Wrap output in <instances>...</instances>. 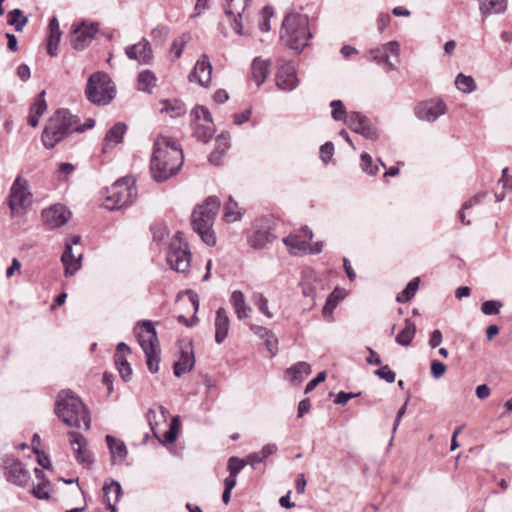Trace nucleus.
<instances>
[{
    "label": "nucleus",
    "instance_id": "nucleus-1",
    "mask_svg": "<svg viewBox=\"0 0 512 512\" xmlns=\"http://www.w3.org/2000/svg\"><path fill=\"white\" fill-rule=\"evenodd\" d=\"M184 156L179 143L172 138L160 136L154 143L151 157V174L154 180L162 182L176 174L183 165Z\"/></svg>",
    "mask_w": 512,
    "mask_h": 512
},
{
    "label": "nucleus",
    "instance_id": "nucleus-2",
    "mask_svg": "<svg viewBox=\"0 0 512 512\" xmlns=\"http://www.w3.org/2000/svg\"><path fill=\"white\" fill-rule=\"evenodd\" d=\"M55 413L69 427L81 428L83 425L88 430L91 426L88 408L71 390H62L58 393Z\"/></svg>",
    "mask_w": 512,
    "mask_h": 512
},
{
    "label": "nucleus",
    "instance_id": "nucleus-3",
    "mask_svg": "<svg viewBox=\"0 0 512 512\" xmlns=\"http://www.w3.org/2000/svg\"><path fill=\"white\" fill-rule=\"evenodd\" d=\"M78 122L79 118L67 109L55 111L46 122L41 135L44 147L52 149L71 133L83 132L84 128Z\"/></svg>",
    "mask_w": 512,
    "mask_h": 512
},
{
    "label": "nucleus",
    "instance_id": "nucleus-4",
    "mask_svg": "<svg viewBox=\"0 0 512 512\" xmlns=\"http://www.w3.org/2000/svg\"><path fill=\"white\" fill-rule=\"evenodd\" d=\"M219 207V199L216 196H210L203 204L195 207L191 216L193 230L208 246H213L216 243V237L212 227Z\"/></svg>",
    "mask_w": 512,
    "mask_h": 512
},
{
    "label": "nucleus",
    "instance_id": "nucleus-5",
    "mask_svg": "<svg viewBox=\"0 0 512 512\" xmlns=\"http://www.w3.org/2000/svg\"><path fill=\"white\" fill-rule=\"evenodd\" d=\"M309 20L304 14L289 13L282 22L281 40L290 49L300 52L311 39Z\"/></svg>",
    "mask_w": 512,
    "mask_h": 512
},
{
    "label": "nucleus",
    "instance_id": "nucleus-6",
    "mask_svg": "<svg viewBox=\"0 0 512 512\" xmlns=\"http://www.w3.org/2000/svg\"><path fill=\"white\" fill-rule=\"evenodd\" d=\"M136 196L137 189L133 178L123 177L107 188L105 207L109 210L121 209L131 204Z\"/></svg>",
    "mask_w": 512,
    "mask_h": 512
},
{
    "label": "nucleus",
    "instance_id": "nucleus-7",
    "mask_svg": "<svg viewBox=\"0 0 512 512\" xmlns=\"http://www.w3.org/2000/svg\"><path fill=\"white\" fill-rule=\"evenodd\" d=\"M86 95L94 104L107 105L115 97V86L107 74L98 72L89 77Z\"/></svg>",
    "mask_w": 512,
    "mask_h": 512
},
{
    "label": "nucleus",
    "instance_id": "nucleus-8",
    "mask_svg": "<svg viewBox=\"0 0 512 512\" xmlns=\"http://www.w3.org/2000/svg\"><path fill=\"white\" fill-rule=\"evenodd\" d=\"M167 261L170 267L177 272H186L190 267L191 252L188 244L184 241V234L176 232L167 255Z\"/></svg>",
    "mask_w": 512,
    "mask_h": 512
},
{
    "label": "nucleus",
    "instance_id": "nucleus-9",
    "mask_svg": "<svg viewBox=\"0 0 512 512\" xmlns=\"http://www.w3.org/2000/svg\"><path fill=\"white\" fill-rule=\"evenodd\" d=\"M192 134L203 143L208 142L215 133V125L210 111L205 106H196L191 111Z\"/></svg>",
    "mask_w": 512,
    "mask_h": 512
},
{
    "label": "nucleus",
    "instance_id": "nucleus-10",
    "mask_svg": "<svg viewBox=\"0 0 512 512\" xmlns=\"http://www.w3.org/2000/svg\"><path fill=\"white\" fill-rule=\"evenodd\" d=\"M249 2L250 0H227L225 13L238 35L246 33L245 27L250 22Z\"/></svg>",
    "mask_w": 512,
    "mask_h": 512
},
{
    "label": "nucleus",
    "instance_id": "nucleus-11",
    "mask_svg": "<svg viewBox=\"0 0 512 512\" xmlns=\"http://www.w3.org/2000/svg\"><path fill=\"white\" fill-rule=\"evenodd\" d=\"M371 60L383 66L386 72L396 70L400 62V45L390 41L369 51Z\"/></svg>",
    "mask_w": 512,
    "mask_h": 512
},
{
    "label": "nucleus",
    "instance_id": "nucleus-12",
    "mask_svg": "<svg viewBox=\"0 0 512 512\" xmlns=\"http://www.w3.org/2000/svg\"><path fill=\"white\" fill-rule=\"evenodd\" d=\"M98 32L97 23H86L73 24L70 32V43L73 49L83 50L93 40L96 33Z\"/></svg>",
    "mask_w": 512,
    "mask_h": 512
},
{
    "label": "nucleus",
    "instance_id": "nucleus-13",
    "mask_svg": "<svg viewBox=\"0 0 512 512\" xmlns=\"http://www.w3.org/2000/svg\"><path fill=\"white\" fill-rule=\"evenodd\" d=\"M32 194L28 190V182L21 177H17L11 187L9 195V206L13 213L20 209H25L31 204Z\"/></svg>",
    "mask_w": 512,
    "mask_h": 512
},
{
    "label": "nucleus",
    "instance_id": "nucleus-14",
    "mask_svg": "<svg viewBox=\"0 0 512 512\" xmlns=\"http://www.w3.org/2000/svg\"><path fill=\"white\" fill-rule=\"evenodd\" d=\"M134 333L143 352L160 349L157 333L152 322L148 320L139 322L134 328Z\"/></svg>",
    "mask_w": 512,
    "mask_h": 512
},
{
    "label": "nucleus",
    "instance_id": "nucleus-15",
    "mask_svg": "<svg viewBox=\"0 0 512 512\" xmlns=\"http://www.w3.org/2000/svg\"><path fill=\"white\" fill-rule=\"evenodd\" d=\"M68 437L77 462L84 467H90L94 463V458L87 449L88 442L86 438L74 431L68 432Z\"/></svg>",
    "mask_w": 512,
    "mask_h": 512
},
{
    "label": "nucleus",
    "instance_id": "nucleus-16",
    "mask_svg": "<svg viewBox=\"0 0 512 512\" xmlns=\"http://www.w3.org/2000/svg\"><path fill=\"white\" fill-rule=\"evenodd\" d=\"M446 113V104L440 99H430L415 107V115L421 120L434 122Z\"/></svg>",
    "mask_w": 512,
    "mask_h": 512
},
{
    "label": "nucleus",
    "instance_id": "nucleus-17",
    "mask_svg": "<svg viewBox=\"0 0 512 512\" xmlns=\"http://www.w3.org/2000/svg\"><path fill=\"white\" fill-rule=\"evenodd\" d=\"M4 468L7 481L20 487H25L28 484L30 480L29 471L19 460L7 458L4 462Z\"/></svg>",
    "mask_w": 512,
    "mask_h": 512
},
{
    "label": "nucleus",
    "instance_id": "nucleus-18",
    "mask_svg": "<svg viewBox=\"0 0 512 512\" xmlns=\"http://www.w3.org/2000/svg\"><path fill=\"white\" fill-rule=\"evenodd\" d=\"M276 85L282 91H292L298 84L295 65L292 62L282 63L276 72L275 76Z\"/></svg>",
    "mask_w": 512,
    "mask_h": 512
},
{
    "label": "nucleus",
    "instance_id": "nucleus-19",
    "mask_svg": "<svg viewBox=\"0 0 512 512\" xmlns=\"http://www.w3.org/2000/svg\"><path fill=\"white\" fill-rule=\"evenodd\" d=\"M346 124L351 130L361 134L366 139L375 140L378 137L377 131L371 125L370 120L360 112H351Z\"/></svg>",
    "mask_w": 512,
    "mask_h": 512
},
{
    "label": "nucleus",
    "instance_id": "nucleus-20",
    "mask_svg": "<svg viewBox=\"0 0 512 512\" xmlns=\"http://www.w3.org/2000/svg\"><path fill=\"white\" fill-rule=\"evenodd\" d=\"M212 64L206 54H202L196 61L193 70L188 76L190 82H197L202 87H208L211 82Z\"/></svg>",
    "mask_w": 512,
    "mask_h": 512
},
{
    "label": "nucleus",
    "instance_id": "nucleus-21",
    "mask_svg": "<svg viewBox=\"0 0 512 512\" xmlns=\"http://www.w3.org/2000/svg\"><path fill=\"white\" fill-rule=\"evenodd\" d=\"M313 237V232L309 227H303L299 233L290 234L283 239L291 254L307 253L309 241Z\"/></svg>",
    "mask_w": 512,
    "mask_h": 512
},
{
    "label": "nucleus",
    "instance_id": "nucleus-22",
    "mask_svg": "<svg viewBox=\"0 0 512 512\" xmlns=\"http://www.w3.org/2000/svg\"><path fill=\"white\" fill-rule=\"evenodd\" d=\"M42 220L49 228L63 226L70 217V211L61 204L52 205L42 211Z\"/></svg>",
    "mask_w": 512,
    "mask_h": 512
},
{
    "label": "nucleus",
    "instance_id": "nucleus-23",
    "mask_svg": "<svg viewBox=\"0 0 512 512\" xmlns=\"http://www.w3.org/2000/svg\"><path fill=\"white\" fill-rule=\"evenodd\" d=\"M126 56L135 60L140 64H149L152 61L153 54L150 43L146 39H142L136 44L125 48Z\"/></svg>",
    "mask_w": 512,
    "mask_h": 512
},
{
    "label": "nucleus",
    "instance_id": "nucleus-24",
    "mask_svg": "<svg viewBox=\"0 0 512 512\" xmlns=\"http://www.w3.org/2000/svg\"><path fill=\"white\" fill-rule=\"evenodd\" d=\"M82 253L75 254L69 242L65 243V251L62 254L61 261L65 266V276H72L81 267Z\"/></svg>",
    "mask_w": 512,
    "mask_h": 512
},
{
    "label": "nucleus",
    "instance_id": "nucleus-25",
    "mask_svg": "<svg viewBox=\"0 0 512 512\" xmlns=\"http://www.w3.org/2000/svg\"><path fill=\"white\" fill-rule=\"evenodd\" d=\"M276 236L269 229H257L247 237L248 245L255 249H265L268 245L272 244Z\"/></svg>",
    "mask_w": 512,
    "mask_h": 512
},
{
    "label": "nucleus",
    "instance_id": "nucleus-26",
    "mask_svg": "<svg viewBox=\"0 0 512 512\" xmlns=\"http://www.w3.org/2000/svg\"><path fill=\"white\" fill-rule=\"evenodd\" d=\"M62 32L60 30L57 17L53 16L47 27V53L50 56H56L58 44L61 39Z\"/></svg>",
    "mask_w": 512,
    "mask_h": 512
},
{
    "label": "nucleus",
    "instance_id": "nucleus-27",
    "mask_svg": "<svg viewBox=\"0 0 512 512\" xmlns=\"http://www.w3.org/2000/svg\"><path fill=\"white\" fill-rule=\"evenodd\" d=\"M230 319L227 311L220 307L216 311L215 317V342L221 344L228 336Z\"/></svg>",
    "mask_w": 512,
    "mask_h": 512
},
{
    "label": "nucleus",
    "instance_id": "nucleus-28",
    "mask_svg": "<svg viewBox=\"0 0 512 512\" xmlns=\"http://www.w3.org/2000/svg\"><path fill=\"white\" fill-rule=\"evenodd\" d=\"M127 131V126L123 122L114 124L106 133L103 144V152L106 153L109 149L120 144Z\"/></svg>",
    "mask_w": 512,
    "mask_h": 512
},
{
    "label": "nucleus",
    "instance_id": "nucleus-29",
    "mask_svg": "<svg viewBox=\"0 0 512 512\" xmlns=\"http://www.w3.org/2000/svg\"><path fill=\"white\" fill-rule=\"evenodd\" d=\"M104 500L107 507L112 511H116V503L122 494V488L119 482L111 480L109 483L105 482L103 486Z\"/></svg>",
    "mask_w": 512,
    "mask_h": 512
},
{
    "label": "nucleus",
    "instance_id": "nucleus-30",
    "mask_svg": "<svg viewBox=\"0 0 512 512\" xmlns=\"http://www.w3.org/2000/svg\"><path fill=\"white\" fill-rule=\"evenodd\" d=\"M230 302L239 320H244L249 317L252 309L249 305H247L245 296L242 291H233L230 297Z\"/></svg>",
    "mask_w": 512,
    "mask_h": 512
},
{
    "label": "nucleus",
    "instance_id": "nucleus-31",
    "mask_svg": "<svg viewBox=\"0 0 512 512\" xmlns=\"http://www.w3.org/2000/svg\"><path fill=\"white\" fill-rule=\"evenodd\" d=\"M251 68L252 78L255 81L256 85L259 87L265 82L270 73L271 61L263 60L260 57H256L252 62Z\"/></svg>",
    "mask_w": 512,
    "mask_h": 512
},
{
    "label": "nucleus",
    "instance_id": "nucleus-32",
    "mask_svg": "<svg viewBox=\"0 0 512 512\" xmlns=\"http://www.w3.org/2000/svg\"><path fill=\"white\" fill-rule=\"evenodd\" d=\"M106 442L112 456V462H123L128 454V450L125 443L122 440L111 435L106 436Z\"/></svg>",
    "mask_w": 512,
    "mask_h": 512
},
{
    "label": "nucleus",
    "instance_id": "nucleus-33",
    "mask_svg": "<svg viewBox=\"0 0 512 512\" xmlns=\"http://www.w3.org/2000/svg\"><path fill=\"white\" fill-rule=\"evenodd\" d=\"M311 373V366L300 361L286 370V375L292 384H300Z\"/></svg>",
    "mask_w": 512,
    "mask_h": 512
},
{
    "label": "nucleus",
    "instance_id": "nucleus-34",
    "mask_svg": "<svg viewBox=\"0 0 512 512\" xmlns=\"http://www.w3.org/2000/svg\"><path fill=\"white\" fill-rule=\"evenodd\" d=\"M195 364L193 352L182 351L180 358L174 364V375L180 377L181 375L189 372Z\"/></svg>",
    "mask_w": 512,
    "mask_h": 512
},
{
    "label": "nucleus",
    "instance_id": "nucleus-35",
    "mask_svg": "<svg viewBox=\"0 0 512 512\" xmlns=\"http://www.w3.org/2000/svg\"><path fill=\"white\" fill-rule=\"evenodd\" d=\"M482 15L499 14L506 10L507 0H478Z\"/></svg>",
    "mask_w": 512,
    "mask_h": 512
},
{
    "label": "nucleus",
    "instance_id": "nucleus-36",
    "mask_svg": "<svg viewBox=\"0 0 512 512\" xmlns=\"http://www.w3.org/2000/svg\"><path fill=\"white\" fill-rule=\"evenodd\" d=\"M229 146V138L224 134L219 135L215 140V148L209 155V161L214 165H219Z\"/></svg>",
    "mask_w": 512,
    "mask_h": 512
},
{
    "label": "nucleus",
    "instance_id": "nucleus-37",
    "mask_svg": "<svg viewBox=\"0 0 512 512\" xmlns=\"http://www.w3.org/2000/svg\"><path fill=\"white\" fill-rule=\"evenodd\" d=\"M161 113H166L171 118H177L185 114L186 108L180 100H162Z\"/></svg>",
    "mask_w": 512,
    "mask_h": 512
},
{
    "label": "nucleus",
    "instance_id": "nucleus-38",
    "mask_svg": "<svg viewBox=\"0 0 512 512\" xmlns=\"http://www.w3.org/2000/svg\"><path fill=\"white\" fill-rule=\"evenodd\" d=\"M316 281L315 271L312 269H305L302 272V293L305 297H315L316 288L314 286V282Z\"/></svg>",
    "mask_w": 512,
    "mask_h": 512
},
{
    "label": "nucleus",
    "instance_id": "nucleus-39",
    "mask_svg": "<svg viewBox=\"0 0 512 512\" xmlns=\"http://www.w3.org/2000/svg\"><path fill=\"white\" fill-rule=\"evenodd\" d=\"M167 415L168 411L163 406L157 405L149 409L147 417L155 436H157L155 427L158 426L160 422H166Z\"/></svg>",
    "mask_w": 512,
    "mask_h": 512
},
{
    "label": "nucleus",
    "instance_id": "nucleus-40",
    "mask_svg": "<svg viewBox=\"0 0 512 512\" xmlns=\"http://www.w3.org/2000/svg\"><path fill=\"white\" fill-rule=\"evenodd\" d=\"M276 451L277 446L275 444H266L260 451L249 454L247 462L254 467L256 464L263 462L270 455H273Z\"/></svg>",
    "mask_w": 512,
    "mask_h": 512
},
{
    "label": "nucleus",
    "instance_id": "nucleus-41",
    "mask_svg": "<svg viewBox=\"0 0 512 512\" xmlns=\"http://www.w3.org/2000/svg\"><path fill=\"white\" fill-rule=\"evenodd\" d=\"M157 78L150 70H144L138 75V89L143 92L151 93L156 85Z\"/></svg>",
    "mask_w": 512,
    "mask_h": 512
},
{
    "label": "nucleus",
    "instance_id": "nucleus-42",
    "mask_svg": "<svg viewBox=\"0 0 512 512\" xmlns=\"http://www.w3.org/2000/svg\"><path fill=\"white\" fill-rule=\"evenodd\" d=\"M241 216L242 213L238 207V203L230 196L224 205L223 219L228 223H232L240 220Z\"/></svg>",
    "mask_w": 512,
    "mask_h": 512
},
{
    "label": "nucleus",
    "instance_id": "nucleus-43",
    "mask_svg": "<svg viewBox=\"0 0 512 512\" xmlns=\"http://www.w3.org/2000/svg\"><path fill=\"white\" fill-rule=\"evenodd\" d=\"M416 332L415 324L410 321H405V327L401 330V332L396 336V342L401 346H408L413 340Z\"/></svg>",
    "mask_w": 512,
    "mask_h": 512
},
{
    "label": "nucleus",
    "instance_id": "nucleus-44",
    "mask_svg": "<svg viewBox=\"0 0 512 512\" xmlns=\"http://www.w3.org/2000/svg\"><path fill=\"white\" fill-rule=\"evenodd\" d=\"M179 428H180L179 417L175 416L172 418V421L169 425V429L163 433L162 437H160L158 435L156 437L163 444L173 443L177 439V434H178Z\"/></svg>",
    "mask_w": 512,
    "mask_h": 512
},
{
    "label": "nucleus",
    "instance_id": "nucleus-45",
    "mask_svg": "<svg viewBox=\"0 0 512 512\" xmlns=\"http://www.w3.org/2000/svg\"><path fill=\"white\" fill-rule=\"evenodd\" d=\"M7 22L9 25L14 26L17 32L23 30V27L26 25L28 19L23 17L22 11L20 9L11 10L7 15Z\"/></svg>",
    "mask_w": 512,
    "mask_h": 512
},
{
    "label": "nucleus",
    "instance_id": "nucleus-46",
    "mask_svg": "<svg viewBox=\"0 0 512 512\" xmlns=\"http://www.w3.org/2000/svg\"><path fill=\"white\" fill-rule=\"evenodd\" d=\"M419 286V278L412 279L406 286V288L400 292L396 300L399 303H405L408 302L416 293Z\"/></svg>",
    "mask_w": 512,
    "mask_h": 512
},
{
    "label": "nucleus",
    "instance_id": "nucleus-47",
    "mask_svg": "<svg viewBox=\"0 0 512 512\" xmlns=\"http://www.w3.org/2000/svg\"><path fill=\"white\" fill-rule=\"evenodd\" d=\"M486 196V193L485 192H480V193H477L476 195H474L473 197H471L469 200H467L463 206H462V211L459 212V218L461 220V222L465 225H469L470 224V220H466V217H465V211L466 210H469L470 208H472L474 205H477L479 204Z\"/></svg>",
    "mask_w": 512,
    "mask_h": 512
},
{
    "label": "nucleus",
    "instance_id": "nucleus-48",
    "mask_svg": "<svg viewBox=\"0 0 512 512\" xmlns=\"http://www.w3.org/2000/svg\"><path fill=\"white\" fill-rule=\"evenodd\" d=\"M254 305L263 313L267 318H272L273 314L268 307V299L260 292H254L251 296Z\"/></svg>",
    "mask_w": 512,
    "mask_h": 512
},
{
    "label": "nucleus",
    "instance_id": "nucleus-49",
    "mask_svg": "<svg viewBox=\"0 0 512 512\" xmlns=\"http://www.w3.org/2000/svg\"><path fill=\"white\" fill-rule=\"evenodd\" d=\"M190 40V36L188 34H182L181 36L174 39L172 45L170 47V53L173 55L174 59H178L181 57L184 48Z\"/></svg>",
    "mask_w": 512,
    "mask_h": 512
},
{
    "label": "nucleus",
    "instance_id": "nucleus-50",
    "mask_svg": "<svg viewBox=\"0 0 512 512\" xmlns=\"http://www.w3.org/2000/svg\"><path fill=\"white\" fill-rule=\"evenodd\" d=\"M455 84L457 88L464 93H470L476 88L474 79L471 76H466L462 73L458 74L456 77Z\"/></svg>",
    "mask_w": 512,
    "mask_h": 512
},
{
    "label": "nucleus",
    "instance_id": "nucleus-51",
    "mask_svg": "<svg viewBox=\"0 0 512 512\" xmlns=\"http://www.w3.org/2000/svg\"><path fill=\"white\" fill-rule=\"evenodd\" d=\"M330 106L332 108V118L336 121H343L344 123L347 122L349 114H347L346 109L340 100H333L330 103Z\"/></svg>",
    "mask_w": 512,
    "mask_h": 512
},
{
    "label": "nucleus",
    "instance_id": "nucleus-52",
    "mask_svg": "<svg viewBox=\"0 0 512 512\" xmlns=\"http://www.w3.org/2000/svg\"><path fill=\"white\" fill-rule=\"evenodd\" d=\"M144 354L146 356V364L148 370L151 373L158 372L160 363V349L144 352Z\"/></svg>",
    "mask_w": 512,
    "mask_h": 512
},
{
    "label": "nucleus",
    "instance_id": "nucleus-53",
    "mask_svg": "<svg viewBox=\"0 0 512 512\" xmlns=\"http://www.w3.org/2000/svg\"><path fill=\"white\" fill-rule=\"evenodd\" d=\"M31 112H34L42 116L47 110V103L45 100V91L40 92L35 98L34 102L30 107Z\"/></svg>",
    "mask_w": 512,
    "mask_h": 512
},
{
    "label": "nucleus",
    "instance_id": "nucleus-54",
    "mask_svg": "<svg viewBox=\"0 0 512 512\" xmlns=\"http://www.w3.org/2000/svg\"><path fill=\"white\" fill-rule=\"evenodd\" d=\"M502 306V302L498 300H488L482 303L481 311L485 315H497Z\"/></svg>",
    "mask_w": 512,
    "mask_h": 512
},
{
    "label": "nucleus",
    "instance_id": "nucleus-55",
    "mask_svg": "<svg viewBox=\"0 0 512 512\" xmlns=\"http://www.w3.org/2000/svg\"><path fill=\"white\" fill-rule=\"evenodd\" d=\"M248 462L240 459L236 456H232L228 460V471L229 475L236 476L240 473V471L245 467Z\"/></svg>",
    "mask_w": 512,
    "mask_h": 512
},
{
    "label": "nucleus",
    "instance_id": "nucleus-56",
    "mask_svg": "<svg viewBox=\"0 0 512 512\" xmlns=\"http://www.w3.org/2000/svg\"><path fill=\"white\" fill-rule=\"evenodd\" d=\"M261 19L259 22V29L262 32H268L271 29L270 26V18L273 16V10L272 8L266 6L261 10L260 13Z\"/></svg>",
    "mask_w": 512,
    "mask_h": 512
},
{
    "label": "nucleus",
    "instance_id": "nucleus-57",
    "mask_svg": "<svg viewBox=\"0 0 512 512\" xmlns=\"http://www.w3.org/2000/svg\"><path fill=\"white\" fill-rule=\"evenodd\" d=\"M374 374L387 383H393L396 380V373L388 365H383L374 371Z\"/></svg>",
    "mask_w": 512,
    "mask_h": 512
},
{
    "label": "nucleus",
    "instance_id": "nucleus-58",
    "mask_svg": "<svg viewBox=\"0 0 512 512\" xmlns=\"http://www.w3.org/2000/svg\"><path fill=\"white\" fill-rule=\"evenodd\" d=\"M361 167L369 175H375L378 172V166L372 165V158L368 153L361 154Z\"/></svg>",
    "mask_w": 512,
    "mask_h": 512
},
{
    "label": "nucleus",
    "instance_id": "nucleus-59",
    "mask_svg": "<svg viewBox=\"0 0 512 512\" xmlns=\"http://www.w3.org/2000/svg\"><path fill=\"white\" fill-rule=\"evenodd\" d=\"M334 153V145L332 142H326L320 147V157L322 161L327 164L332 158Z\"/></svg>",
    "mask_w": 512,
    "mask_h": 512
},
{
    "label": "nucleus",
    "instance_id": "nucleus-60",
    "mask_svg": "<svg viewBox=\"0 0 512 512\" xmlns=\"http://www.w3.org/2000/svg\"><path fill=\"white\" fill-rule=\"evenodd\" d=\"M430 368H431V375L435 379L441 378L444 375V373L446 372L445 364H443L442 362H440L439 360H436V359L431 361Z\"/></svg>",
    "mask_w": 512,
    "mask_h": 512
},
{
    "label": "nucleus",
    "instance_id": "nucleus-61",
    "mask_svg": "<svg viewBox=\"0 0 512 512\" xmlns=\"http://www.w3.org/2000/svg\"><path fill=\"white\" fill-rule=\"evenodd\" d=\"M169 32H170V30L167 26L159 25L151 31V37L154 40L163 42L166 39V37L169 35Z\"/></svg>",
    "mask_w": 512,
    "mask_h": 512
},
{
    "label": "nucleus",
    "instance_id": "nucleus-62",
    "mask_svg": "<svg viewBox=\"0 0 512 512\" xmlns=\"http://www.w3.org/2000/svg\"><path fill=\"white\" fill-rule=\"evenodd\" d=\"M265 346L270 353L271 356H275L278 350V339L276 336L272 333L268 337L264 339Z\"/></svg>",
    "mask_w": 512,
    "mask_h": 512
},
{
    "label": "nucleus",
    "instance_id": "nucleus-63",
    "mask_svg": "<svg viewBox=\"0 0 512 512\" xmlns=\"http://www.w3.org/2000/svg\"><path fill=\"white\" fill-rule=\"evenodd\" d=\"M48 486V482H43L38 484L32 489V494L38 499H49L50 495L46 491V487Z\"/></svg>",
    "mask_w": 512,
    "mask_h": 512
},
{
    "label": "nucleus",
    "instance_id": "nucleus-64",
    "mask_svg": "<svg viewBox=\"0 0 512 512\" xmlns=\"http://www.w3.org/2000/svg\"><path fill=\"white\" fill-rule=\"evenodd\" d=\"M326 377H327V374L325 371L319 372L318 375L314 379H312L311 381H309L307 383V385L305 387V393H309V392L313 391L318 384L325 381Z\"/></svg>",
    "mask_w": 512,
    "mask_h": 512
}]
</instances>
